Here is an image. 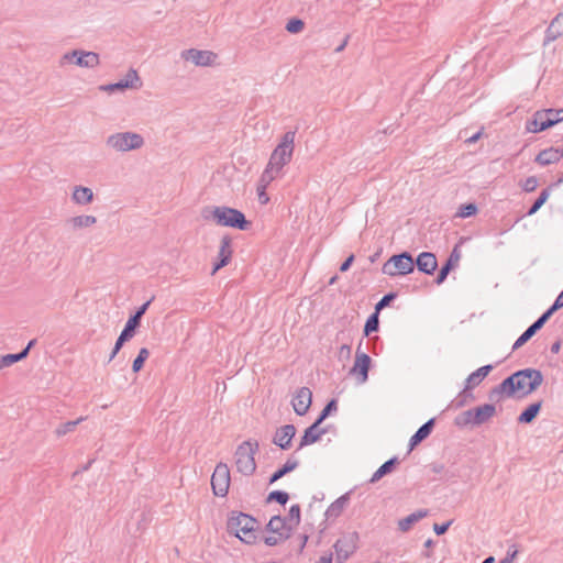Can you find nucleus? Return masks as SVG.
I'll return each mask as SVG.
<instances>
[{
    "label": "nucleus",
    "instance_id": "53",
    "mask_svg": "<svg viewBox=\"0 0 563 563\" xmlns=\"http://www.w3.org/2000/svg\"><path fill=\"white\" fill-rule=\"evenodd\" d=\"M537 186H538V179L534 176H531L525 180L522 188L525 191L531 192V191L536 190Z\"/></svg>",
    "mask_w": 563,
    "mask_h": 563
},
{
    "label": "nucleus",
    "instance_id": "33",
    "mask_svg": "<svg viewBox=\"0 0 563 563\" xmlns=\"http://www.w3.org/2000/svg\"><path fill=\"white\" fill-rule=\"evenodd\" d=\"M542 402H533L529 405L518 417L519 423H530L532 422L541 410Z\"/></svg>",
    "mask_w": 563,
    "mask_h": 563
},
{
    "label": "nucleus",
    "instance_id": "12",
    "mask_svg": "<svg viewBox=\"0 0 563 563\" xmlns=\"http://www.w3.org/2000/svg\"><path fill=\"white\" fill-rule=\"evenodd\" d=\"M555 312L552 307L548 308L531 325H529L523 333L515 341L512 351L518 350L526 344L552 317Z\"/></svg>",
    "mask_w": 563,
    "mask_h": 563
},
{
    "label": "nucleus",
    "instance_id": "31",
    "mask_svg": "<svg viewBox=\"0 0 563 563\" xmlns=\"http://www.w3.org/2000/svg\"><path fill=\"white\" fill-rule=\"evenodd\" d=\"M285 518L280 516H274L271 518L269 522L266 526V530L278 536H288L289 530L286 528Z\"/></svg>",
    "mask_w": 563,
    "mask_h": 563
},
{
    "label": "nucleus",
    "instance_id": "29",
    "mask_svg": "<svg viewBox=\"0 0 563 563\" xmlns=\"http://www.w3.org/2000/svg\"><path fill=\"white\" fill-rule=\"evenodd\" d=\"M71 198L75 203L86 206L93 200V192L90 188L84 186H76L74 188Z\"/></svg>",
    "mask_w": 563,
    "mask_h": 563
},
{
    "label": "nucleus",
    "instance_id": "44",
    "mask_svg": "<svg viewBox=\"0 0 563 563\" xmlns=\"http://www.w3.org/2000/svg\"><path fill=\"white\" fill-rule=\"evenodd\" d=\"M288 499H289L288 493H286L284 490H273L268 494L266 501L267 503L276 501L284 506L287 504Z\"/></svg>",
    "mask_w": 563,
    "mask_h": 563
},
{
    "label": "nucleus",
    "instance_id": "24",
    "mask_svg": "<svg viewBox=\"0 0 563 563\" xmlns=\"http://www.w3.org/2000/svg\"><path fill=\"white\" fill-rule=\"evenodd\" d=\"M474 426H481L487 422L496 412V407L492 404H485L472 409Z\"/></svg>",
    "mask_w": 563,
    "mask_h": 563
},
{
    "label": "nucleus",
    "instance_id": "23",
    "mask_svg": "<svg viewBox=\"0 0 563 563\" xmlns=\"http://www.w3.org/2000/svg\"><path fill=\"white\" fill-rule=\"evenodd\" d=\"M563 157V151L558 147H549L542 150L537 156L534 162L541 166H548L558 163Z\"/></svg>",
    "mask_w": 563,
    "mask_h": 563
},
{
    "label": "nucleus",
    "instance_id": "32",
    "mask_svg": "<svg viewBox=\"0 0 563 563\" xmlns=\"http://www.w3.org/2000/svg\"><path fill=\"white\" fill-rule=\"evenodd\" d=\"M299 465V462L295 459H288L286 461V463L279 467L277 471H275L272 476L269 477V481L268 483L269 484H274L275 482H277L278 479H280L282 477H284L286 474L292 472L294 470H296Z\"/></svg>",
    "mask_w": 563,
    "mask_h": 563
},
{
    "label": "nucleus",
    "instance_id": "4",
    "mask_svg": "<svg viewBox=\"0 0 563 563\" xmlns=\"http://www.w3.org/2000/svg\"><path fill=\"white\" fill-rule=\"evenodd\" d=\"M260 444L256 440L242 442L235 450L234 462L236 471L245 476H251L256 470L255 454Z\"/></svg>",
    "mask_w": 563,
    "mask_h": 563
},
{
    "label": "nucleus",
    "instance_id": "45",
    "mask_svg": "<svg viewBox=\"0 0 563 563\" xmlns=\"http://www.w3.org/2000/svg\"><path fill=\"white\" fill-rule=\"evenodd\" d=\"M378 312H374L368 317L366 320L365 327H364V334L369 335L372 332H375L378 330Z\"/></svg>",
    "mask_w": 563,
    "mask_h": 563
},
{
    "label": "nucleus",
    "instance_id": "35",
    "mask_svg": "<svg viewBox=\"0 0 563 563\" xmlns=\"http://www.w3.org/2000/svg\"><path fill=\"white\" fill-rule=\"evenodd\" d=\"M398 463V459L396 456L389 459L388 461H386L384 464H382L375 472L374 474L372 475L369 482L371 483H376L378 482L380 478H383L385 475L389 474L395 465Z\"/></svg>",
    "mask_w": 563,
    "mask_h": 563
},
{
    "label": "nucleus",
    "instance_id": "3",
    "mask_svg": "<svg viewBox=\"0 0 563 563\" xmlns=\"http://www.w3.org/2000/svg\"><path fill=\"white\" fill-rule=\"evenodd\" d=\"M107 148L117 153H126L140 150L144 146V137L136 132H115L104 140Z\"/></svg>",
    "mask_w": 563,
    "mask_h": 563
},
{
    "label": "nucleus",
    "instance_id": "54",
    "mask_svg": "<svg viewBox=\"0 0 563 563\" xmlns=\"http://www.w3.org/2000/svg\"><path fill=\"white\" fill-rule=\"evenodd\" d=\"M452 522H453L452 520H449V521H446L444 523H441V525L434 523L433 525V531L435 532V534L442 536V534H444L448 531V529L450 528Z\"/></svg>",
    "mask_w": 563,
    "mask_h": 563
},
{
    "label": "nucleus",
    "instance_id": "38",
    "mask_svg": "<svg viewBox=\"0 0 563 563\" xmlns=\"http://www.w3.org/2000/svg\"><path fill=\"white\" fill-rule=\"evenodd\" d=\"M97 222L96 217L93 216H77L69 220V223L74 229L88 228L93 225Z\"/></svg>",
    "mask_w": 563,
    "mask_h": 563
},
{
    "label": "nucleus",
    "instance_id": "46",
    "mask_svg": "<svg viewBox=\"0 0 563 563\" xmlns=\"http://www.w3.org/2000/svg\"><path fill=\"white\" fill-rule=\"evenodd\" d=\"M473 398V395L471 393V389H466V386L464 389L459 394V396L453 400L452 406L455 408H461L465 406L468 399Z\"/></svg>",
    "mask_w": 563,
    "mask_h": 563
},
{
    "label": "nucleus",
    "instance_id": "51",
    "mask_svg": "<svg viewBox=\"0 0 563 563\" xmlns=\"http://www.w3.org/2000/svg\"><path fill=\"white\" fill-rule=\"evenodd\" d=\"M286 539H288V536H278V534L273 533V536L266 537L264 539V542L268 547H274V545L278 544L280 541L286 540Z\"/></svg>",
    "mask_w": 563,
    "mask_h": 563
},
{
    "label": "nucleus",
    "instance_id": "40",
    "mask_svg": "<svg viewBox=\"0 0 563 563\" xmlns=\"http://www.w3.org/2000/svg\"><path fill=\"white\" fill-rule=\"evenodd\" d=\"M84 420L82 417L78 418L77 420H74V421H67L65 423H62L59 424L56 430H55V433L57 437H63L69 432H73L75 430V428Z\"/></svg>",
    "mask_w": 563,
    "mask_h": 563
},
{
    "label": "nucleus",
    "instance_id": "36",
    "mask_svg": "<svg viewBox=\"0 0 563 563\" xmlns=\"http://www.w3.org/2000/svg\"><path fill=\"white\" fill-rule=\"evenodd\" d=\"M347 500H349L347 494L342 495L341 497H339L336 500H334L328 507V509L325 511V516L328 518H336V517H339L341 515V512L343 511Z\"/></svg>",
    "mask_w": 563,
    "mask_h": 563
},
{
    "label": "nucleus",
    "instance_id": "64",
    "mask_svg": "<svg viewBox=\"0 0 563 563\" xmlns=\"http://www.w3.org/2000/svg\"><path fill=\"white\" fill-rule=\"evenodd\" d=\"M347 41H349V36L343 41L342 44H340V46H338V48L335 49L336 52H341L344 49V47L346 46L347 44Z\"/></svg>",
    "mask_w": 563,
    "mask_h": 563
},
{
    "label": "nucleus",
    "instance_id": "57",
    "mask_svg": "<svg viewBox=\"0 0 563 563\" xmlns=\"http://www.w3.org/2000/svg\"><path fill=\"white\" fill-rule=\"evenodd\" d=\"M551 307L555 311L563 307V290L558 295Z\"/></svg>",
    "mask_w": 563,
    "mask_h": 563
},
{
    "label": "nucleus",
    "instance_id": "17",
    "mask_svg": "<svg viewBox=\"0 0 563 563\" xmlns=\"http://www.w3.org/2000/svg\"><path fill=\"white\" fill-rule=\"evenodd\" d=\"M296 434L294 424H285L278 428L273 437V443L282 450H288L291 446V441Z\"/></svg>",
    "mask_w": 563,
    "mask_h": 563
},
{
    "label": "nucleus",
    "instance_id": "26",
    "mask_svg": "<svg viewBox=\"0 0 563 563\" xmlns=\"http://www.w3.org/2000/svg\"><path fill=\"white\" fill-rule=\"evenodd\" d=\"M435 419L431 418L427 422H424L415 433L411 435L409 440V450L411 451L415 446H417L420 442L427 439L432 429L434 427Z\"/></svg>",
    "mask_w": 563,
    "mask_h": 563
},
{
    "label": "nucleus",
    "instance_id": "27",
    "mask_svg": "<svg viewBox=\"0 0 563 563\" xmlns=\"http://www.w3.org/2000/svg\"><path fill=\"white\" fill-rule=\"evenodd\" d=\"M319 426L320 424H317V421H314L310 427H308L305 430L303 435L300 439L298 448L299 450L302 449L303 446L317 442L321 438V435L325 433V430L319 429Z\"/></svg>",
    "mask_w": 563,
    "mask_h": 563
},
{
    "label": "nucleus",
    "instance_id": "42",
    "mask_svg": "<svg viewBox=\"0 0 563 563\" xmlns=\"http://www.w3.org/2000/svg\"><path fill=\"white\" fill-rule=\"evenodd\" d=\"M148 356H150L148 350L146 347H142L139 351L137 356L133 361L132 371L134 373L140 372L144 365V362L148 358Z\"/></svg>",
    "mask_w": 563,
    "mask_h": 563
},
{
    "label": "nucleus",
    "instance_id": "8",
    "mask_svg": "<svg viewBox=\"0 0 563 563\" xmlns=\"http://www.w3.org/2000/svg\"><path fill=\"white\" fill-rule=\"evenodd\" d=\"M75 63L77 66L85 68H96L99 63V55L95 52H86L81 49H74L65 53L60 59L59 65L65 66L67 63Z\"/></svg>",
    "mask_w": 563,
    "mask_h": 563
},
{
    "label": "nucleus",
    "instance_id": "39",
    "mask_svg": "<svg viewBox=\"0 0 563 563\" xmlns=\"http://www.w3.org/2000/svg\"><path fill=\"white\" fill-rule=\"evenodd\" d=\"M549 196H550V188L543 189L540 192L539 197L534 200L532 206L527 211V216L534 214L545 203V201L548 200Z\"/></svg>",
    "mask_w": 563,
    "mask_h": 563
},
{
    "label": "nucleus",
    "instance_id": "60",
    "mask_svg": "<svg viewBox=\"0 0 563 563\" xmlns=\"http://www.w3.org/2000/svg\"><path fill=\"white\" fill-rule=\"evenodd\" d=\"M482 136V130L476 132L475 134H473L472 136L467 137L465 140V142L467 144H474L475 142H477L479 140V137Z\"/></svg>",
    "mask_w": 563,
    "mask_h": 563
},
{
    "label": "nucleus",
    "instance_id": "55",
    "mask_svg": "<svg viewBox=\"0 0 563 563\" xmlns=\"http://www.w3.org/2000/svg\"><path fill=\"white\" fill-rule=\"evenodd\" d=\"M351 345L350 344H343L341 345V347L339 349V358H350L351 356Z\"/></svg>",
    "mask_w": 563,
    "mask_h": 563
},
{
    "label": "nucleus",
    "instance_id": "7",
    "mask_svg": "<svg viewBox=\"0 0 563 563\" xmlns=\"http://www.w3.org/2000/svg\"><path fill=\"white\" fill-rule=\"evenodd\" d=\"M515 374H523L516 379V387L517 391H521L525 396L534 391L543 382L542 373L536 368H523Z\"/></svg>",
    "mask_w": 563,
    "mask_h": 563
},
{
    "label": "nucleus",
    "instance_id": "47",
    "mask_svg": "<svg viewBox=\"0 0 563 563\" xmlns=\"http://www.w3.org/2000/svg\"><path fill=\"white\" fill-rule=\"evenodd\" d=\"M338 409V406H336V400L335 399H331L327 405L325 407L322 409V411L320 412L319 417L317 418V424H321L323 420L327 419V417L332 412V411H335Z\"/></svg>",
    "mask_w": 563,
    "mask_h": 563
},
{
    "label": "nucleus",
    "instance_id": "10",
    "mask_svg": "<svg viewBox=\"0 0 563 563\" xmlns=\"http://www.w3.org/2000/svg\"><path fill=\"white\" fill-rule=\"evenodd\" d=\"M563 121V109H548L543 112H537L532 122V132H542L554 124Z\"/></svg>",
    "mask_w": 563,
    "mask_h": 563
},
{
    "label": "nucleus",
    "instance_id": "25",
    "mask_svg": "<svg viewBox=\"0 0 563 563\" xmlns=\"http://www.w3.org/2000/svg\"><path fill=\"white\" fill-rule=\"evenodd\" d=\"M459 246H460V244L454 246V249L452 250V252L450 254V257L448 258L446 263L440 268L439 274H438V276L435 278V283L438 285L442 284L446 279V277H448L450 271L452 269L453 265L456 264L460 261L461 252L459 250Z\"/></svg>",
    "mask_w": 563,
    "mask_h": 563
},
{
    "label": "nucleus",
    "instance_id": "49",
    "mask_svg": "<svg viewBox=\"0 0 563 563\" xmlns=\"http://www.w3.org/2000/svg\"><path fill=\"white\" fill-rule=\"evenodd\" d=\"M129 340H130L129 336L124 335V333H122V332L120 333V335L117 339L115 344L109 355L108 363H110L117 356V354L119 353V351L121 350L123 344Z\"/></svg>",
    "mask_w": 563,
    "mask_h": 563
},
{
    "label": "nucleus",
    "instance_id": "20",
    "mask_svg": "<svg viewBox=\"0 0 563 563\" xmlns=\"http://www.w3.org/2000/svg\"><path fill=\"white\" fill-rule=\"evenodd\" d=\"M561 36H563V11L555 15L545 30L543 45L547 46Z\"/></svg>",
    "mask_w": 563,
    "mask_h": 563
},
{
    "label": "nucleus",
    "instance_id": "37",
    "mask_svg": "<svg viewBox=\"0 0 563 563\" xmlns=\"http://www.w3.org/2000/svg\"><path fill=\"white\" fill-rule=\"evenodd\" d=\"M26 356H27V350H22L19 353L7 354V355L0 356V371L13 365L16 362L22 361Z\"/></svg>",
    "mask_w": 563,
    "mask_h": 563
},
{
    "label": "nucleus",
    "instance_id": "56",
    "mask_svg": "<svg viewBox=\"0 0 563 563\" xmlns=\"http://www.w3.org/2000/svg\"><path fill=\"white\" fill-rule=\"evenodd\" d=\"M257 197L261 205H266L269 201V197L266 194V189H262L260 185H257Z\"/></svg>",
    "mask_w": 563,
    "mask_h": 563
},
{
    "label": "nucleus",
    "instance_id": "58",
    "mask_svg": "<svg viewBox=\"0 0 563 563\" xmlns=\"http://www.w3.org/2000/svg\"><path fill=\"white\" fill-rule=\"evenodd\" d=\"M354 261V255H350L340 266L341 272H346L350 269L352 263Z\"/></svg>",
    "mask_w": 563,
    "mask_h": 563
},
{
    "label": "nucleus",
    "instance_id": "63",
    "mask_svg": "<svg viewBox=\"0 0 563 563\" xmlns=\"http://www.w3.org/2000/svg\"><path fill=\"white\" fill-rule=\"evenodd\" d=\"M307 541H308V536H307V534H302V536H301V540H300V547H299V551H300V552H301V551L303 550V548L306 547Z\"/></svg>",
    "mask_w": 563,
    "mask_h": 563
},
{
    "label": "nucleus",
    "instance_id": "2",
    "mask_svg": "<svg viewBox=\"0 0 563 563\" xmlns=\"http://www.w3.org/2000/svg\"><path fill=\"white\" fill-rule=\"evenodd\" d=\"M256 527L257 521L255 518L244 512H231L227 522L228 532L247 544L256 541Z\"/></svg>",
    "mask_w": 563,
    "mask_h": 563
},
{
    "label": "nucleus",
    "instance_id": "59",
    "mask_svg": "<svg viewBox=\"0 0 563 563\" xmlns=\"http://www.w3.org/2000/svg\"><path fill=\"white\" fill-rule=\"evenodd\" d=\"M518 551L516 549H514V551H508L507 552V555L504 560H501L500 563H510L517 555Z\"/></svg>",
    "mask_w": 563,
    "mask_h": 563
},
{
    "label": "nucleus",
    "instance_id": "50",
    "mask_svg": "<svg viewBox=\"0 0 563 563\" xmlns=\"http://www.w3.org/2000/svg\"><path fill=\"white\" fill-rule=\"evenodd\" d=\"M288 519L290 521H294L295 525H298L300 522V506L299 505H292L289 508L288 511Z\"/></svg>",
    "mask_w": 563,
    "mask_h": 563
},
{
    "label": "nucleus",
    "instance_id": "19",
    "mask_svg": "<svg viewBox=\"0 0 563 563\" xmlns=\"http://www.w3.org/2000/svg\"><path fill=\"white\" fill-rule=\"evenodd\" d=\"M151 302L152 299L144 302L141 307L137 308L135 313L128 319L123 330L121 331L122 333H124V335L129 336L130 339L134 336L135 330L140 325L141 319L143 314L146 312Z\"/></svg>",
    "mask_w": 563,
    "mask_h": 563
},
{
    "label": "nucleus",
    "instance_id": "1",
    "mask_svg": "<svg viewBox=\"0 0 563 563\" xmlns=\"http://www.w3.org/2000/svg\"><path fill=\"white\" fill-rule=\"evenodd\" d=\"M202 217L206 220H212L218 225L242 231L247 230L250 227V222L246 220L243 212L225 206L207 208L203 210Z\"/></svg>",
    "mask_w": 563,
    "mask_h": 563
},
{
    "label": "nucleus",
    "instance_id": "48",
    "mask_svg": "<svg viewBox=\"0 0 563 563\" xmlns=\"http://www.w3.org/2000/svg\"><path fill=\"white\" fill-rule=\"evenodd\" d=\"M303 27H305L303 21L300 19H297V18L290 19L286 24L287 32H289L291 34L301 32L303 30Z\"/></svg>",
    "mask_w": 563,
    "mask_h": 563
},
{
    "label": "nucleus",
    "instance_id": "22",
    "mask_svg": "<svg viewBox=\"0 0 563 563\" xmlns=\"http://www.w3.org/2000/svg\"><path fill=\"white\" fill-rule=\"evenodd\" d=\"M415 264L418 269L424 274L431 275L438 267L437 257L433 253L422 252L418 255Z\"/></svg>",
    "mask_w": 563,
    "mask_h": 563
},
{
    "label": "nucleus",
    "instance_id": "15",
    "mask_svg": "<svg viewBox=\"0 0 563 563\" xmlns=\"http://www.w3.org/2000/svg\"><path fill=\"white\" fill-rule=\"evenodd\" d=\"M312 402V393L308 387H301L297 390L292 398V407L298 416H303L308 412Z\"/></svg>",
    "mask_w": 563,
    "mask_h": 563
},
{
    "label": "nucleus",
    "instance_id": "41",
    "mask_svg": "<svg viewBox=\"0 0 563 563\" xmlns=\"http://www.w3.org/2000/svg\"><path fill=\"white\" fill-rule=\"evenodd\" d=\"M477 211V206L473 202L461 205L456 212V217L462 219L470 218L475 216Z\"/></svg>",
    "mask_w": 563,
    "mask_h": 563
},
{
    "label": "nucleus",
    "instance_id": "5",
    "mask_svg": "<svg viewBox=\"0 0 563 563\" xmlns=\"http://www.w3.org/2000/svg\"><path fill=\"white\" fill-rule=\"evenodd\" d=\"M295 131H288L282 136L280 142L269 157L268 164L271 166L282 172L284 166L291 161L295 147Z\"/></svg>",
    "mask_w": 563,
    "mask_h": 563
},
{
    "label": "nucleus",
    "instance_id": "13",
    "mask_svg": "<svg viewBox=\"0 0 563 563\" xmlns=\"http://www.w3.org/2000/svg\"><path fill=\"white\" fill-rule=\"evenodd\" d=\"M142 86V81L137 71L134 68H130L123 79H120L117 82L103 85L100 87L101 90L113 92L117 90H125V89H139Z\"/></svg>",
    "mask_w": 563,
    "mask_h": 563
},
{
    "label": "nucleus",
    "instance_id": "61",
    "mask_svg": "<svg viewBox=\"0 0 563 563\" xmlns=\"http://www.w3.org/2000/svg\"><path fill=\"white\" fill-rule=\"evenodd\" d=\"M560 349H561V342L560 341H555L552 345H551V352L553 354H558L560 352Z\"/></svg>",
    "mask_w": 563,
    "mask_h": 563
},
{
    "label": "nucleus",
    "instance_id": "28",
    "mask_svg": "<svg viewBox=\"0 0 563 563\" xmlns=\"http://www.w3.org/2000/svg\"><path fill=\"white\" fill-rule=\"evenodd\" d=\"M493 369V365H484L479 368H477L475 372L471 373L466 380V389H472L476 385H478Z\"/></svg>",
    "mask_w": 563,
    "mask_h": 563
},
{
    "label": "nucleus",
    "instance_id": "34",
    "mask_svg": "<svg viewBox=\"0 0 563 563\" xmlns=\"http://www.w3.org/2000/svg\"><path fill=\"white\" fill-rule=\"evenodd\" d=\"M280 175V170L267 164L266 168L264 169L260 177L258 185L261 186L262 189H267L269 184L276 178H278Z\"/></svg>",
    "mask_w": 563,
    "mask_h": 563
},
{
    "label": "nucleus",
    "instance_id": "30",
    "mask_svg": "<svg viewBox=\"0 0 563 563\" xmlns=\"http://www.w3.org/2000/svg\"><path fill=\"white\" fill-rule=\"evenodd\" d=\"M428 514H429V511L427 509H419V510L408 515L407 517L399 520V522H398L399 530L402 532L408 531L413 523H416L419 520L427 517Z\"/></svg>",
    "mask_w": 563,
    "mask_h": 563
},
{
    "label": "nucleus",
    "instance_id": "9",
    "mask_svg": "<svg viewBox=\"0 0 563 563\" xmlns=\"http://www.w3.org/2000/svg\"><path fill=\"white\" fill-rule=\"evenodd\" d=\"M230 470L228 464L219 463L211 476L213 494L219 497L227 496L230 487Z\"/></svg>",
    "mask_w": 563,
    "mask_h": 563
},
{
    "label": "nucleus",
    "instance_id": "43",
    "mask_svg": "<svg viewBox=\"0 0 563 563\" xmlns=\"http://www.w3.org/2000/svg\"><path fill=\"white\" fill-rule=\"evenodd\" d=\"M472 417H473L472 409H468V410L462 412L461 415H459L454 419V423H455V426H457L460 428H464L466 426H474V420L472 419Z\"/></svg>",
    "mask_w": 563,
    "mask_h": 563
},
{
    "label": "nucleus",
    "instance_id": "6",
    "mask_svg": "<svg viewBox=\"0 0 563 563\" xmlns=\"http://www.w3.org/2000/svg\"><path fill=\"white\" fill-rule=\"evenodd\" d=\"M415 261L410 253L402 252L393 255L382 268V272L389 276L407 275L413 272Z\"/></svg>",
    "mask_w": 563,
    "mask_h": 563
},
{
    "label": "nucleus",
    "instance_id": "11",
    "mask_svg": "<svg viewBox=\"0 0 563 563\" xmlns=\"http://www.w3.org/2000/svg\"><path fill=\"white\" fill-rule=\"evenodd\" d=\"M357 543V532H349L343 534L333 545L338 559L341 561L347 560L356 551Z\"/></svg>",
    "mask_w": 563,
    "mask_h": 563
},
{
    "label": "nucleus",
    "instance_id": "52",
    "mask_svg": "<svg viewBox=\"0 0 563 563\" xmlns=\"http://www.w3.org/2000/svg\"><path fill=\"white\" fill-rule=\"evenodd\" d=\"M396 298V294L394 292H389V294H386L377 303H376V312L380 309H383L384 307L388 306L389 302Z\"/></svg>",
    "mask_w": 563,
    "mask_h": 563
},
{
    "label": "nucleus",
    "instance_id": "14",
    "mask_svg": "<svg viewBox=\"0 0 563 563\" xmlns=\"http://www.w3.org/2000/svg\"><path fill=\"white\" fill-rule=\"evenodd\" d=\"M180 56L184 60L191 62L196 66H210L217 57L216 54L210 51L196 48L185 49L181 52Z\"/></svg>",
    "mask_w": 563,
    "mask_h": 563
},
{
    "label": "nucleus",
    "instance_id": "62",
    "mask_svg": "<svg viewBox=\"0 0 563 563\" xmlns=\"http://www.w3.org/2000/svg\"><path fill=\"white\" fill-rule=\"evenodd\" d=\"M332 562V555L329 554V555H322L320 559H319V562L318 563H331Z\"/></svg>",
    "mask_w": 563,
    "mask_h": 563
},
{
    "label": "nucleus",
    "instance_id": "21",
    "mask_svg": "<svg viewBox=\"0 0 563 563\" xmlns=\"http://www.w3.org/2000/svg\"><path fill=\"white\" fill-rule=\"evenodd\" d=\"M232 256L231 240L229 236H223L220 243V250L218 253V262L214 263L212 273H216L220 268L229 264Z\"/></svg>",
    "mask_w": 563,
    "mask_h": 563
},
{
    "label": "nucleus",
    "instance_id": "16",
    "mask_svg": "<svg viewBox=\"0 0 563 563\" xmlns=\"http://www.w3.org/2000/svg\"><path fill=\"white\" fill-rule=\"evenodd\" d=\"M371 357L363 352H356L355 362L350 373L357 375V382L364 384L368 379Z\"/></svg>",
    "mask_w": 563,
    "mask_h": 563
},
{
    "label": "nucleus",
    "instance_id": "18",
    "mask_svg": "<svg viewBox=\"0 0 563 563\" xmlns=\"http://www.w3.org/2000/svg\"><path fill=\"white\" fill-rule=\"evenodd\" d=\"M523 374H511L507 378H505L499 385L494 387L489 393V398L494 399L495 397L505 394L508 397H512L517 393L516 379L522 376Z\"/></svg>",
    "mask_w": 563,
    "mask_h": 563
}]
</instances>
